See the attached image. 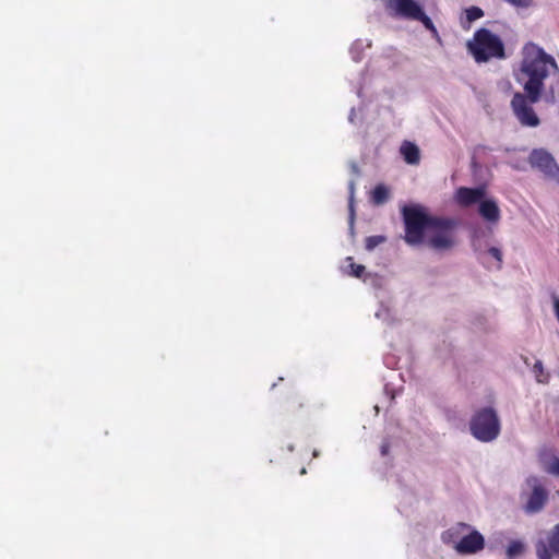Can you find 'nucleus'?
Segmentation results:
<instances>
[{"mask_svg":"<svg viewBox=\"0 0 559 559\" xmlns=\"http://www.w3.org/2000/svg\"><path fill=\"white\" fill-rule=\"evenodd\" d=\"M557 71L556 60L543 48L532 43L524 46L520 75L526 79L523 84L525 94L518 92L511 100L512 111L523 127L539 126L540 120L532 105L540 100L544 81Z\"/></svg>","mask_w":559,"mask_h":559,"instance_id":"nucleus-1","label":"nucleus"},{"mask_svg":"<svg viewBox=\"0 0 559 559\" xmlns=\"http://www.w3.org/2000/svg\"><path fill=\"white\" fill-rule=\"evenodd\" d=\"M402 217L405 226L404 240L409 246L424 245L435 252L444 253L457 243L456 222L452 218L431 216L420 204L404 205Z\"/></svg>","mask_w":559,"mask_h":559,"instance_id":"nucleus-2","label":"nucleus"},{"mask_svg":"<svg viewBox=\"0 0 559 559\" xmlns=\"http://www.w3.org/2000/svg\"><path fill=\"white\" fill-rule=\"evenodd\" d=\"M466 48L477 63L506 58L502 39L488 28L477 29L473 38L466 43Z\"/></svg>","mask_w":559,"mask_h":559,"instance_id":"nucleus-3","label":"nucleus"},{"mask_svg":"<svg viewBox=\"0 0 559 559\" xmlns=\"http://www.w3.org/2000/svg\"><path fill=\"white\" fill-rule=\"evenodd\" d=\"M549 500V491L545 486V479L530 475L521 486L520 501L523 511L528 514H537L544 510Z\"/></svg>","mask_w":559,"mask_h":559,"instance_id":"nucleus-4","label":"nucleus"},{"mask_svg":"<svg viewBox=\"0 0 559 559\" xmlns=\"http://www.w3.org/2000/svg\"><path fill=\"white\" fill-rule=\"evenodd\" d=\"M469 431L480 442L496 440L501 431L500 418L496 409L487 406L476 411L469 421Z\"/></svg>","mask_w":559,"mask_h":559,"instance_id":"nucleus-5","label":"nucleus"},{"mask_svg":"<svg viewBox=\"0 0 559 559\" xmlns=\"http://www.w3.org/2000/svg\"><path fill=\"white\" fill-rule=\"evenodd\" d=\"M530 165L543 175L559 183V165L545 148H534L528 156Z\"/></svg>","mask_w":559,"mask_h":559,"instance_id":"nucleus-6","label":"nucleus"},{"mask_svg":"<svg viewBox=\"0 0 559 559\" xmlns=\"http://www.w3.org/2000/svg\"><path fill=\"white\" fill-rule=\"evenodd\" d=\"M485 547L484 536L469 526L462 539L456 545L455 551L460 555H472L483 550Z\"/></svg>","mask_w":559,"mask_h":559,"instance_id":"nucleus-7","label":"nucleus"},{"mask_svg":"<svg viewBox=\"0 0 559 559\" xmlns=\"http://www.w3.org/2000/svg\"><path fill=\"white\" fill-rule=\"evenodd\" d=\"M317 412V406L311 404L309 399L296 394L289 402L287 413L293 418H309Z\"/></svg>","mask_w":559,"mask_h":559,"instance_id":"nucleus-8","label":"nucleus"},{"mask_svg":"<svg viewBox=\"0 0 559 559\" xmlns=\"http://www.w3.org/2000/svg\"><path fill=\"white\" fill-rule=\"evenodd\" d=\"M389 7L394 10L397 16L415 21L423 11L417 0H390Z\"/></svg>","mask_w":559,"mask_h":559,"instance_id":"nucleus-9","label":"nucleus"},{"mask_svg":"<svg viewBox=\"0 0 559 559\" xmlns=\"http://www.w3.org/2000/svg\"><path fill=\"white\" fill-rule=\"evenodd\" d=\"M552 554L559 558V523L554 526L548 536V545L539 542L536 545V555L538 559H552Z\"/></svg>","mask_w":559,"mask_h":559,"instance_id":"nucleus-10","label":"nucleus"},{"mask_svg":"<svg viewBox=\"0 0 559 559\" xmlns=\"http://www.w3.org/2000/svg\"><path fill=\"white\" fill-rule=\"evenodd\" d=\"M472 248L474 252L477 254V259L483 261L486 253L490 254L495 260L498 262V269L501 267L502 263V252L497 247H488L484 241L480 239V237L475 234L472 238Z\"/></svg>","mask_w":559,"mask_h":559,"instance_id":"nucleus-11","label":"nucleus"},{"mask_svg":"<svg viewBox=\"0 0 559 559\" xmlns=\"http://www.w3.org/2000/svg\"><path fill=\"white\" fill-rule=\"evenodd\" d=\"M485 188L483 187H461L457 189L455 198L461 205L468 206L477 202L480 203L485 197Z\"/></svg>","mask_w":559,"mask_h":559,"instance_id":"nucleus-12","label":"nucleus"},{"mask_svg":"<svg viewBox=\"0 0 559 559\" xmlns=\"http://www.w3.org/2000/svg\"><path fill=\"white\" fill-rule=\"evenodd\" d=\"M468 524L465 523H456L444 531L441 535V539L444 544L451 545L454 549H456V545L462 539L466 531L469 530Z\"/></svg>","mask_w":559,"mask_h":559,"instance_id":"nucleus-13","label":"nucleus"},{"mask_svg":"<svg viewBox=\"0 0 559 559\" xmlns=\"http://www.w3.org/2000/svg\"><path fill=\"white\" fill-rule=\"evenodd\" d=\"M478 212L489 223H497L500 219V209L496 201L491 199H483L479 203Z\"/></svg>","mask_w":559,"mask_h":559,"instance_id":"nucleus-14","label":"nucleus"},{"mask_svg":"<svg viewBox=\"0 0 559 559\" xmlns=\"http://www.w3.org/2000/svg\"><path fill=\"white\" fill-rule=\"evenodd\" d=\"M352 276L361 278L365 284L374 288L380 287L382 284V278L377 274L366 272V267L364 265L352 263Z\"/></svg>","mask_w":559,"mask_h":559,"instance_id":"nucleus-15","label":"nucleus"},{"mask_svg":"<svg viewBox=\"0 0 559 559\" xmlns=\"http://www.w3.org/2000/svg\"><path fill=\"white\" fill-rule=\"evenodd\" d=\"M400 153L403 156L404 160L409 165H418L420 162V150L413 142H403L400 147Z\"/></svg>","mask_w":559,"mask_h":559,"instance_id":"nucleus-16","label":"nucleus"},{"mask_svg":"<svg viewBox=\"0 0 559 559\" xmlns=\"http://www.w3.org/2000/svg\"><path fill=\"white\" fill-rule=\"evenodd\" d=\"M390 200V189L384 185H378L371 192V202L374 205H382Z\"/></svg>","mask_w":559,"mask_h":559,"instance_id":"nucleus-17","label":"nucleus"},{"mask_svg":"<svg viewBox=\"0 0 559 559\" xmlns=\"http://www.w3.org/2000/svg\"><path fill=\"white\" fill-rule=\"evenodd\" d=\"M525 551V545L522 540H512L507 547L506 555L509 559L520 557Z\"/></svg>","mask_w":559,"mask_h":559,"instance_id":"nucleus-18","label":"nucleus"},{"mask_svg":"<svg viewBox=\"0 0 559 559\" xmlns=\"http://www.w3.org/2000/svg\"><path fill=\"white\" fill-rule=\"evenodd\" d=\"M415 21L421 22L423 25L425 26V28L431 33V35L435 39H437L438 41L441 40L440 35H439L435 24L432 23L431 19L424 12V10L420 12L418 17L415 19Z\"/></svg>","mask_w":559,"mask_h":559,"instance_id":"nucleus-19","label":"nucleus"},{"mask_svg":"<svg viewBox=\"0 0 559 559\" xmlns=\"http://www.w3.org/2000/svg\"><path fill=\"white\" fill-rule=\"evenodd\" d=\"M533 371L536 377V381L539 383H547L549 380V374L545 372L543 362L537 360L533 367Z\"/></svg>","mask_w":559,"mask_h":559,"instance_id":"nucleus-20","label":"nucleus"},{"mask_svg":"<svg viewBox=\"0 0 559 559\" xmlns=\"http://www.w3.org/2000/svg\"><path fill=\"white\" fill-rule=\"evenodd\" d=\"M545 472L548 474L559 477V457L552 456L550 457L544 466Z\"/></svg>","mask_w":559,"mask_h":559,"instance_id":"nucleus-21","label":"nucleus"},{"mask_svg":"<svg viewBox=\"0 0 559 559\" xmlns=\"http://www.w3.org/2000/svg\"><path fill=\"white\" fill-rule=\"evenodd\" d=\"M465 13H466V20L469 23L484 16V11L478 7H471V8L466 9Z\"/></svg>","mask_w":559,"mask_h":559,"instance_id":"nucleus-22","label":"nucleus"},{"mask_svg":"<svg viewBox=\"0 0 559 559\" xmlns=\"http://www.w3.org/2000/svg\"><path fill=\"white\" fill-rule=\"evenodd\" d=\"M385 241V237L383 236H370L366 238V249L367 250H373L377 246Z\"/></svg>","mask_w":559,"mask_h":559,"instance_id":"nucleus-23","label":"nucleus"},{"mask_svg":"<svg viewBox=\"0 0 559 559\" xmlns=\"http://www.w3.org/2000/svg\"><path fill=\"white\" fill-rule=\"evenodd\" d=\"M504 2L516 8H528L532 4L531 0H503Z\"/></svg>","mask_w":559,"mask_h":559,"instance_id":"nucleus-24","label":"nucleus"},{"mask_svg":"<svg viewBox=\"0 0 559 559\" xmlns=\"http://www.w3.org/2000/svg\"><path fill=\"white\" fill-rule=\"evenodd\" d=\"M389 443L388 442H383L382 445H381V454L384 456L389 453Z\"/></svg>","mask_w":559,"mask_h":559,"instance_id":"nucleus-25","label":"nucleus"},{"mask_svg":"<svg viewBox=\"0 0 559 559\" xmlns=\"http://www.w3.org/2000/svg\"><path fill=\"white\" fill-rule=\"evenodd\" d=\"M312 455H313V457H318L319 456V452L317 450H313Z\"/></svg>","mask_w":559,"mask_h":559,"instance_id":"nucleus-26","label":"nucleus"}]
</instances>
